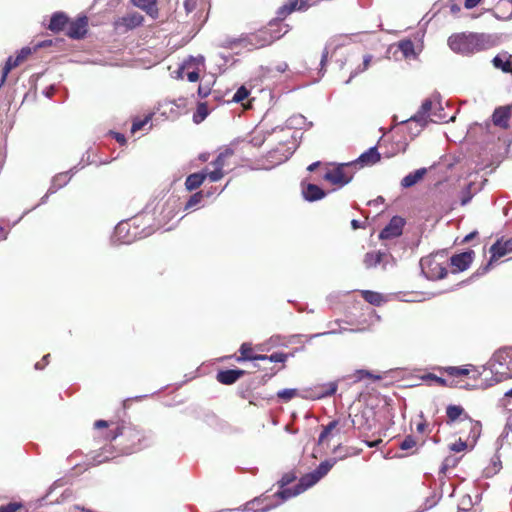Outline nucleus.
I'll return each mask as SVG.
<instances>
[{"label": "nucleus", "mask_w": 512, "mask_h": 512, "mask_svg": "<svg viewBox=\"0 0 512 512\" xmlns=\"http://www.w3.org/2000/svg\"><path fill=\"white\" fill-rule=\"evenodd\" d=\"M336 463L337 458H330L325 461H322L312 472L303 475L300 478L299 482L294 487H283L282 490L277 492L276 495L279 496L283 501H285L287 499H290L303 493L304 491L318 483L324 476H326Z\"/></svg>", "instance_id": "nucleus-1"}, {"label": "nucleus", "mask_w": 512, "mask_h": 512, "mask_svg": "<svg viewBox=\"0 0 512 512\" xmlns=\"http://www.w3.org/2000/svg\"><path fill=\"white\" fill-rule=\"evenodd\" d=\"M492 45L491 37L486 34L460 33L451 35L448 38V46L452 51L459 54H471L486 50Z\"/></svg>", "instance_id": "nucleus-2"}, {"label": "nucleus", "mask_w": 512, "mask_h": 512, "mask_svg": "<svg viewBox=\"0 0 512 512\" xmlns=\"http://www.w3.org/2000/svg\"><path fill=\"white\" fill-rule=\"evenodd\" d=\"M142 216L134 217L128 221H121L114 229L112 242L114 244H130L137 239H142L151 235L154 228L151 226L140 228Z\"/></svg>", "instance_id": "nucleus-3"}, {"label": "nucleus", "mask_w": 512, "mask_h": 512, "mask_svg": "<svg viewBox=\"0 0 512 512\" xmlns=\"http://www.w3.org/2000/svg\"><path fill=\"white\" fill-rule=\"evenodd\" d=\"M491 372L496 382L512 378V347H505L494 353Z\"/></svg>", "instance_id": "nucleus-4"}, {"label": "nucleus", "mask_w": 512, "mask_h": 512, "mask_svg": "<svg viewBox=\"0 0 512 512\" xmlns=\"http://www.w3.org/2000/svg\"><path fill=\"white\" fill-rule=\"evenodd\" d=\"M431 110V99H425L418 112L406 121L410 125L409 129L413 136H417L420 131L429 123V121L438 122L444 119L440 115L438 116L436 113H431Z\"/></svg>", "instance_id": "nucleus-5"}, {"label": "nucleus", "mask_w": 512, "mask_h": 512, "mask_svg": "<svg viewBox=\"0 0 512 512\" xmlns=\"http://www.w3.org/2000/svg\"><path fill=\"white\" fill-rule=\"evenodd\" d=\"M118 436H124L130 442L129 445H125L122 448L125 454H132L143 448L142 441L145 439V436L142 431L134 427H117L115 431L111 432L110 438L115 440Z\"/></svg>", "instance_id": "nucleus-6"}, {"label": "nucleus", "mask_w": 512, "mask_h": 512, "mask_svg": "<svg viewBox=\"0 0 512 512\" xmlns=\"http://www.w3.org/2000/svg\"><path fill=\"white\" fill-rule=\"evenodd\" d=\"M353 167L354 163L351 162L338 164L336 167L326 170L322 178L332 185L343 187L353 179Z\"/></svg>", "instance_id": "nucleus-7"}, {"label": "nucleus", "mask_w": 512, "mask_h": 512, "mask_svg": "<svg viewBox=\"0 0 512 512\" xmlns=\"http://www.w3.org/2000/svg\"><path fill=\"white\" fill-rule=\"evenodd\" d=\"M438 255H430L420 260L422 274L429 280L443 279L447 275V269L438 261Z\"/></svg>", "instance_id": "nucleus-8"}, {"label": "nucleus", "mask_w": 512, "mask_h": 512, "mask_svg": "<svg viewBox=\"0 0 512 512\" xmlns=\"http://www.w3.org/2000/svg\"><path fill=\"white\" fill-rule=\"evenodd\" d=\"M373 415L374 412L372 409L364 408L353 417L349 416L348 420L351 422L352 426L370 431L375 426Z\"/></svg>", "instance_id": "nucleus-9"}, {"label": "nucleus", "mask_w": 512, "mask_h": 512, "mask_svg": "<svg viewBox=\"0 0 512 512\" xmlns=\"http://www.w3.org/2000/svg\"><path fill=\"white\" fill-rule=\"evenodd\" d=\"M405 220L400 216H394L389 223L381 230L380 239H393L402 234Z\"/></svg>", "instance_id": "nucleus-10"}, {"label": "nucleus", "mask_w": 512, "mask_h": 512, "mask_svg": "<svg viewBox=\"0 0 512 512\" xmlns=\"http://www.w3.org/2000/svg\"><path fill=\"white\" fill-rule=\"evenodd\" d=\"M512 252V238L507 239L505 241L503 240H497L491 247H490V253L491 258L487 266L484 268V271H487L491 263L503 256H505L508 253Z\"/></svg>", "instance_id": "nucleus-11"}, {"label": "nucleus", "mask_w": 512, "mask_h": 512, "mask_svg": "<svg viewBox=\"0 0 512 512\" xmlns=\"http://www.w3.org/2000/svg\"><path fill=\"white\" fill-rule=\"evenodd\" d=\"M307 8V2L304 0H288L277 9V20L283 21L292 12L305 11Z\"/></svg>", "instance_id": "nucleus-12"}, {"label": "nucleus", "mask_w": 512, "mask_h": 512, "mask_svg": "<svg viewBox=\"0 0 512 512\" xmlns=\"http://www.w3.org/2000/svg\"><path fill=\"white\" fill-rule=\"evenodd\" d=\"M392 259L386 252L372 251L367 252L364 256L363 263L367 269L374 268L382 263L383 269L387 268L388 259Z\"/></svg>", "instance_id": "nucleus-13"}, {"label": "nucleus", "mask_w": 512, "mask_h": 512, "mask_svg": "<svg viewBox=\"0 0 512 512\" xmlns=\"http://www.w3.org/2000/svg\"><path fill=\"white\" fill-rule=\"evenodd\" d=\"M295 147L290 148L285 145H279L277 148L271 150L268 153V160L272 163L273 166L279 165L285 161H287L295 152Z\"/></svg>", "instance_id": "nucleus-14"}, {"label": "nucleus", "mask_w": 512, "mask_h": 512, "mask_svg": "<svg viewBox=\"0 0 512 512\" xmlns=\"http://www.w3.org/2000/svg\"><path fill=\"white\" fill-rule=\"evenodd\" d=\"M87 18L79 17L76 21L69 24L67 35L72 39H81L87 32Z\"/></svg>", "instance_id": "nucleus-15"}, {"label": "nucleus", "mask_w": 512, "mask_h": 512, "mask_svg": "<svg viewBox=\"0 0 512 512\" xmlns=\"http://www.w3.org/2000/svg\"><path fill=\"white\" fill-rule=\"evenodd\" d=\"M474 258V251L469 250L451 257V265L456 267L458 271H465L469 268Z\"/></svg>", "instance_id": "nucleus-16"}, {"label": "nucleus", "mask_w": 512, "mask_h": 512, "mask_svg": "<svg viewBox=\"0 0 512 512\" xmlns=\"http://www.w3.org/2000/svg\"><path fill=\"white\" fill-rule=\"evenodd\" d=\"M76 172V167L70 169L67 172H62L57 175H55L52 178L51 185L48 189V194H54L56 193L60 188L67 185V183L70 181L72 175Z\"/></svg>", "instance_id": "nucleus-17"}, {"label": "nucleus", "mask_w": 512, "mask_h": 512, "mask_svg": "<svg viewBox=\"0 0 512 512\" xmlns=\"http://www.w3.org/2000/svg\"><path fill=\"white\" fill-rule=\"evenodd\" d=\"M380 160V153L378 152L377 147H371L364 153H362L356 161H354V166L359 165L360 167L370 166L377 163Z\"/></svg>", "instance_id": "nucleus-18"}, {"label": "nucleus", "mask_w": 512, "mask_h": 512, "mask_svg": "<svg viewBox=\"0 0 512 512\" xmlns=\"http://www.w3.org/2000/svg\"><path fill=\"white\" fill-rule=\"evenodd\" d=\"M302 195L306 201L314 202L323 199L326 193L318 185L309 183L302 186Z\"/></svg>", "instance_id": "nucleus-19"}, {"label": "nucleus", "mask_w": 512, "mask_h": 512, "mask_svg": "<svg viewBox=\"0 0 512 512\" xmlns=\"http://www.w3.org/2000/svg\"><path fill=\"white\" fill-rule=\"evenodd\" d=\"M492 64L496 69L510 73L512 72V55L507 52L500 53L492 59Z\"/></svg>", "instance_id": "nucleus-20"}, {"label": "nucleus", "mask_w": 512, "mask_h": 512, "mask_svg": "<svg viewBox=\"0 0 512 512\" xmlns=\"http://www.w3.org/2000/svg\"><path fill=\"white\" fill-rule=\"evenodd\" d=\"M244 374L243 370L240 369H229V370H221L217 373L218 382L231 385L235 383L242 375Z\"/></svg>", "instance_id": "nucleus-21"}, {"label": "nucleus", "mask_w": 512, "mask_h": 512, "mask_svg": "<svg viewBox=\"0 0 512 512\" xmlns=\"http://www.w3.org/2000/svg\"><path fill=\"white\" fill-rule=\"evenodd\" d=\"M67 23L68 17L64 12H55L51 16L48 28L52 32H60L64 29Z\"/></svg>", "instance_id": "nucleus-22"}, {"label": "nucleus", "mask_w": 512, "mask_h": 512, "mask_svg": "<svg viewBox=\"0 0 512 512\" xmlns=\"http://www.w3.org/2000/svg\"><path fill=\"white\" fill-rule=\"evenodd\" d=\"M427 169L426 168H420L417 169L409 174H407L402 180H401V186L402 188H410L417 184L420 180L423 179V177L426 175Z\"/></svg>", "instance_id": "nucleus-23"}, {"label": "nucleus", "mask_w": 512, "mask_h": 512, "mask_svg": "<svg viewBox=\"0 0 512 512\" xmlns=\"http://www.w3.org/2000/svg\"><path fill=\"white\" fill-rule=\"evenodd\" d=\"M286 126L289 129H304L308 130L313 126V123L310 121H307V119L301 115H293L286 121Z\"/></svg>", "instance_id": "nucleus-24"}, {"label": "nucleus", "mask_w": 512, "mask_h": 512, "mask_svg": "<svg viewBox=\"0 0 512 512\" xmlns=\"http://www.w3.org/2000/svg\"><path fill=\"white\" fill-rule=\"evenodd\" d=\"M509 117L510 111L507 107H498L492 115V120L496 126L507 128Z\"/></svg>", "instance_id": "nucleus-25"}, {"label": "nucleus", "mask_w": 512, "mask_h": 512, "mask_svg": "<svg viewBox=\"0 0 512 512\" xmlns=\"http://www.w3.org/2000/svg\"><path fill=\"white\" fill-rule=\"evenodd\" d=\"M206 172H197L190 174L185 181V186L188 191L197 189L206 179Z\"/></svg>", "instance_id": "nucleus-26"}, {"label": "nucleus", "mask_w": 512, "mask_h": 512, "mask_svg": "<svg viewBox=\"0 0 512 512\" xmlns=\"http://www.w3.org/2000/svg\"><path fill=\"white\" fill-rule=\"evenodd\" d=\"M257 34L260 40V46H262V48L271 45L273 42L282 37V34H272L269 32L268 27L259 30Z\"/></svg>", "instance_id": "nucleus-27"}, {"label": "nucleus", "mask_w": 512, "mask_h": 512, "mask_svg": "<svg viewBox=\"0 0 512 512\" xmlns=\"http://www.w3.org/2000/svg\"><path fill=\"white\" fill-rule=\"evenodd\" d=\"M446 414L448 423L455 422L461 416H464V419H470L469 416L465 413L463 407L460 405H448L446 408Z\"/></svg>", "instance_id": "nucleus-28"}, {"label": "nucleus", "mask_w": 512, "mask_h": 512, "mask_svg": "<svg viewBox=\"0 0 512 512\" xmlns=\"http://www.w3.org/2000/svg\"><path fill=\"white\" fill-rule=\"evenodd\" d=\"M132 2L138 8L146 11L150 16H157L158 10L156 8V0H132Z\"/></svg>", "instance_id": "nucleus-29"}, {"label": "nucleus", "mask_w": 512, "mask_h": 512, "mask_svg": "<svg viewBox=\"0 0 512 512\" xmlns=\"http://www.w3.org/2000/svg\"><path fill=\"white\" fill-rule=\"evenodd\" d=\"M398 48L399 50L402 52L404 58H415L416 57V53H415V47H414V43L409 40V39H405V40H402L398 43Z\"/></svg>", "instance_id": "nucleus-30"}, {"label": "nucleus", "mask_w": 512, "mask_h": 512, "mask_svg": "<svg viewBox=\"0 0 512 512\" xmlns=\"http://www.w3.org/2000/svg\"><path fill=\"white\" fill-rule=\"evenodd\" d=\"M143 20H144V18L141 14L132 13V14H129L128 16L124 17L122 19V22L126 26V28L133 29V28L140 26L142 24Z\"/></svg>", "instance_id": "nucleus-31"}, {"label": "nucleus", "mask_w": 512, "mask_h": 512, "mask_svg": "<svg viewBox=\"0 0 512 512\" xmlns=\"http://www.w3.org/2000/svg\"><path fill=\"white\" fill-rule=\"evenodd\" d=\"M268 29L272 34H282L283 37L290 30V26L276 19L269 23Z\"/></svg>", "instance_id": "nucleus-32"}, {"label": "nucleus", "mask_w": 512, "mask_h": 512, "mask_svg": "<svg viewBox=\"0 0 512 512\" xmlns=\"http://www.w3.org/2000/svg\"><path fill=\"white\" fill-rule=\"evenodd\" d=\"M362 295H363V298L368 303L376 305V306H379L382 303V301H383L382 295L380 293H377V292L365 290V291L362 292Z\"/></svg>", "instance_id": "nucleus-33"}, {"label": "nucleus", "mask_w": 512, "mask_h": 512, "mask_svg": "<svg viewBox=\"0 0 512 512\" xmlns=\"http://www.w3.org/2000/svg\"><path fill=\"white\" fill-rule=\"evenodd\" d=\"M233 154V151L231 149H226L224 152H221L217 158L211 163V165L215 169H219L223 171V168L225 166V160L226 158L230 157Z\"/></svg>", "instance_id": "nucleus-34"}, {"label": "nucleus", "mask_w": 512, "mask_h": 512, "mask_svg": "<svg viewBox=\"0 0 512 512\" xmlns=\"http://www.w3.org/2000/svg\"><path fill=\"white\" fill-rule=\"evenodd\" d=\"M209 114L206 103H199L196 112L193 114V121L198 124L202 122Z\"/></svg>", "instance_id": "nucleus-35"}, {"label": "nucleus", "mask_w": 512, "mask_h": 512, "mask_svg": "<svg viewBox=\"0 0 512 512\" xmlns=\"http://www.w3.org/2000/svg\"><path fill=\"white\" fill-rule=\"evenodd\" d=\"M338 424L339 420H333L329 422L326 426H324L319 435L318 443H323L326 440V438L331 434V432L338 426Z\"/></svg>", "instance_id": "nucleus-36"}, {"label": "nucleus", "mask_w": 512, "mask_h": 512, "mask_svg": "<svg viewBox=\"0 0 512 512\" xmlns=\"http://www.w3.org/2000/svg\"><path fill=\"white\" fill-rule=\"evenodd\" d=\"M204 193L203 191L196 192L195 194L191 195L188 201L185 204L184 209L189 210L197 207L203 200Z\"/></svg>", "instance_id": "nucleus-37"}, {"label": "nucleus", "mask_w": 512, "mask_h": 512, "mask_svg": "<svg viewBox=\"0 0 512 512\" xmlns=\"http://www.w3.org/2000/svg\"><path fill=\"white\" fill-rule=\"evenodd\" d=\"M444 370L448 375L453 377L465 376L469 374V369L465 367L448 366Z\"/></svg>", "instance_id": "nucleus-38"}, {"label": "nucleus", "mask_w": 512, "mask_h": 512, "mask_svg": "<svg viewBox=\"0 0 512 512\" xmlns=\"http://www.w3.org/2000/svg\"><path fill=\"white\" fill-rule=\"evenodd\" d=\"M371 60H372L371 55H365L363 57L362 67L359 66L353 73H351L349 79L346 81V84L350 83L351 79L354 78L356 75L365 71L369 67Z\"/></svg>", "instance_id": "nucleus-39"}, {"label": "nucleus", "mask_w": 512, "mask_h": 512, "mask_svg": "<svg viewBox=\"0 0 512 512\" xmlns=\"http://www.w3.org/2000/svg\"><path fill=\"white\" fill-rule=\"evenodd\" d=\"M110 459V456L107 455V448H103L101 452L95 454L91 459L92 465H99L104 463Z\"/></svg>", "instance_id": "nucleus-40"}, {"label": "nucleus", "mask_w": 512, "mask_h": 512, "mask_svg": "<svg viewBox=\"0 0 512 512\" xmlns=\"http://www.w3.org/2000/svg\"><path fill=\"white\" fill-rule=\"evenodd\" d=\"M296 395H297V389H292V388L282 389L277 392L278 398H280L284 401H289Z\"/></svg>", "instance_id": "nucleus-41"}, {"label": "nucleus", "mask_w": 512, "mask_h": 512, "mask_svg": "<svg viewBox=\"0 0 512 512\" xmlns=\"http://www.w3.org/2000/svg\"><path fill=\"white\" fill-rule=\"evenodd\" d=\"M249 95V91L245 86H241L237 89L235 94L233 95L232 101L235 103H239L246 99Z\"/></svg>", "instance_id": "nucleus-42"}, {"label": "nucleus", "mask_w": 512, "mask_h": 512, "mask_svg": "<svg viewBox=\"0 0 512 512\" xmlns=\"http://www.w3.org/2000/svg\"><path fill=\"white\" fill-rule=\"evenodd\" d=\"M252 348L250 346L249 343H243L241 346H240V353H241V357L238 358L239 361H242V360H252Z\"/></svg>", "instance_id": "nucleus-43"}, {"label": "nucleus", "mask_w": 512, "mask_h": 512, "mask_svg": "<svg viewBox=\"0 0 512 512\" xmlns=\"http://www.w3.org/2000/svg\"><path fill=\"white\" fill-rule=\"evenodd\" d=\"M245 41H246V46L249 45L254 49L262 48V46H260V42H259L260 40H259L257 32L247 36Z\"/></svg>", "instance_id": "nucleus-44"}, {"label": "nucleus", "mask_w": 512, "mask_h": 512, "mask_svg": "<svg viewBox=\"0 0 512 512\" xmlns=\"http://www.w3.org/2000/svg\"><path fill=\"white\" fill-rule=\"evenodd\" d=\"M22 508V503L20 502H10L6 505H2L0 507V512H16Z\"/></svg>", "instance_id": "nucleus-45"}, {"label": "nucleus", "mask_w": 512, "mask_h": 512, "mask_svg": "<svg viewBox=\"0 0 512 512\" xmlns=\"http://www.w3.org/2000/svg\"><path fill=\"white\" fill-rule=\"evenodd\" d=\"M257 502V499H254L250 502H247L244 506L240 507V508H237L235 510L233 509H222V510H219L217 512H232V511H242V512H248V511H252L253 508L252 506Z\"/></svg>", "instance_id": "nucleus-46"}, {"label": "nucleus", "mask_w": 512, "mask_h": 512, "mask_svg": "<svg viewBox=\"0 0 512 512\" xmlns=\"http://www.w3.org/2000/svg\"><path fill=\"white\" fill-rule=\"evenodd\" d=\"M416 445V441L415 439L413 438V436L411 435H408L404 438V440L401 442L400 444V448L402 450H409L411 448H413L414 446Z\"/></svg>", "instance_id": "nucleus-47"}, {"label": "nucleus", "mask_w": 512, "mask_h": 512, "mask_svg": "<svg viewBox=\"0 0 512 512\" xmlns=\"http://www.w3.org/2000/svg\"><path fill=\"white\" fill-rule=\"evenodd\" d=\"M423 379L424 380L434 381L435 383H437L440 386H446L447 385L446 379H444L442 377H439V376H437L435 374H432V373L426 374L425 376H423Z\"/></svg>", "instance_id": "nucleus-48"}, {"label": "nucleus", "mask_w": 512, "mask_h": 512, "mask_svg": "<svg viewBox=\"0 0 512 512\" xmlns=\"http://www.w3.org/2000/svg\"><path fill=\"white\" fill-rule=\"evenodd\" d=\"M336 391H337V384L332 382V383H329L328 388L325 391H321L317 395V397L321 398V397L331 396V395L335 394Z\"/></svg>", "instance_id": "nucleus-49"}, {"label": "nucleus", "mask_w": 512, "mask_h": 512, "mask_svg": "<svg viewBox=\"0 0 512 512\" xmlns=\"http://www.w3.org/2000/svg\"><path fill=\"white\" fill-rule=\"evenodd\" d=\"M287 359V355L284 354V353H280V352H275V353H272L271 355H269L268 357V360L270 362H274V363H281V362H285Z\"/></svg>", "instance_id": "nucleus-50"}, {"label": "nucleus", "mask_w": 512, "mask_h": 512, "mask_svg": "<svg viewBox=\"0 0 512 512\" xmlns=\"http://www.w3.org/2000/svg\"><path fill=\"white\" fill-rule=\"evenodd\" d=\"M296 479V476L293 473H286L282 476V478L279 481V484L281 488L287 486L291 482H293Z\"/></svg>", "instance_id": "nucleus-51"}, {"label": "nucleus", "mask_w": 512, "mask_h": 512, "mask_svg": "<svg viewBox=\"0 0 512 512\" xmlns=\"http://www.w3.org/2000/svg\"><path fill=\"white\" fill-rule=\"evenodd\" d=\"M224 176V173L222 170L215 169L211 171L210 173H207V177H209L211 182H217Z\"/></svg>", "instance_id": "nucleus-52"}, {"label": "nucleus", "mask_w": 512, "mask_h": 512, "mask_svg": "<svg viewBox=\"0 0 512 512\" xmlns=\"http://www.w3.org/2000/svg\"><path fill=\"white\" fill-rule=\"evenodd\" d=\"M466 447H467L466 442L459 439L458 441H456L455 443H453L450 446V450H452L454 452H461V451L465 450Z\"/></svg>", "instance_id": "nucleus-53"}, {"label": "nucleus", "mask_w": 512, "mask_h": 512, "mask_svg": "<svg viewBox=\"0 0 512 512\" xmlns=\"http://www.w3.org/2000/svg\"><path fill=\"white\" fill-rule=\"evenodd\" d=\"M148 121H149L148 117L143 120L134 121L132 124V127H131V132L135 133L136 131L142 129L144 127V125L147 124Z\"/></svg>", "instance_id": "nucleus-54"}, {"label": "nucleus", "mask_w": 512, "mask_h": 512, "mask_svg": "<svg viewBox=\"0 0 512 512\" xmlns=\"http://www.w3.org/2000/svg\"><path fill=\"white\" fill-rule=\"evenodd\" d=\"M197 7V0H185L184 8L187 14L193 12Z\"/></svg>", "instance_id": "nucleus-55"}, {"label": "nucleus", "mask_w": 512, "mask_h": 512, "mask_svg": "<svg viewBox=\"0 0 512 512\" xmlns=\"http://www.w3.org/2000/svg\"><path fill=\"white\" fill-rule=\"evenodd\" d=\"M364 377H372V374L367 370H357L354 374L355 381H360Z\"/></svg>", "instance_id": "nucleus-56"}, {"label": "nucleus", "mask_w": 512, "mask_h": 512, "mask_svg": "<svg viewBox=\"0 0 512 512\" xmlns=\"http://www.w3.org/2000/svg\"><path fill=\"white\" fill-rule=\"evenodd\" d=\"M340 332H341V331L330 330V331H325V332H321V333L311 334V335H309V340H311V339H313V338H317V337L325 336V335L337 334V333H340Z\"/></svg>", "instance_id": "nucleus-57"}, {"label": "nucleus", "mask_w": 512, "mask_h": 512, "mask_svg": "<svg viewBox=\"0 0 512 512\" xmlns=\"http://www.w3.org/2000/svg\"><path fill=\"white\" fill-rule=\"evenodd\" d=\"M187 79L189 82H196L199 79V73L197 71H190L187 73Z\"/></svg>", "instance_id": "nucleus-58"}, {"label": "nucleus", "mask_w": 512, "mask_h": 512, "mask_svg": "<svg viewBox=\"0 0 512 512\" xmlns=\"http://www.w3.org/2000/svg\"><path fill=\"white\" fill-rule=\"evenodd\" d=\"M481 0H465V7L467 9H472L474 7H476L479 3H480Z\"/></svg>", "instance_id": "nucleus-59"}, {"label": "nucleus", "mask_w": 512, "mask_h": 512, "mask_svg": "<svg viewBox=\"0 0 512 512\" xmlns=\"http://www.w3.org/2000/svg\"><path fill=\"white\" fill-rule=\"evenodd\" d=\"M327 59H328V51H327V49H325L322 53L321 61H320L321 71L324 69V67L327 63Z\"/></svg>", "instance_id": "nucleus-60"}, {"label": "nucleus", "mask_w": 512, "mask_h": 512, "mask_svg": "<svg viewBox=\"0 0 512 512\" xmlns=\"http://www.w3.org/2000/svg\"><path fill=\"white\" fill-rule=\"evenodd\" d=\"M114 138L116 139V141L120 144H125L126 143V139H125V136L121 133H117V132H112Z\"/></svg>", "instance_id": "nucleus-61"}, {"label": "nucleus", "mask_w": 512, "mask_h": 512, "mask_svg": "<svg viewBox=\"0 0 512 512\" xmlns=\"http://www.w3.org/2000/svg\"><path fill=\"white\" fill-rule=\"evenodd\" d=\"M210 93V89L207 88V87H202V86H199L198 88V94L200 97L204 98L206 96H208V94Z\"/></svg>", "instance_id": "nucleus-62"}, {"label": "nucleus", "mask_w": 512, "mask_h": 512, "mask_svg": "<svg viewBox=\"0 0 512 512\" xmlns=\"http://www.w3.org/2000/svg\"><path fill=\"white\" fill-rule=\"evenodd\" d=\"M287 69H288V64H287V63H285V62L279 63V64L276 66V71H277V72H280V73L285 72Z\"/></svg>", "instance_id": "nucleus-63"}, {"label": "nucleus", "mask_w": 512, "mask_h": 512, "mask_svg": "<svg viewBox=\"0 0 512 512\" xmlns=\"http://www.w3.org/2000/svg\"><path fill=\"white\" fill-rule=\"evenodd\" d=\"M108 426V422L105 421V420H97L95 423H94V427L95 428H105Z\"/></svg>", "instance_id": "nucleus-64"}]
</instances>
